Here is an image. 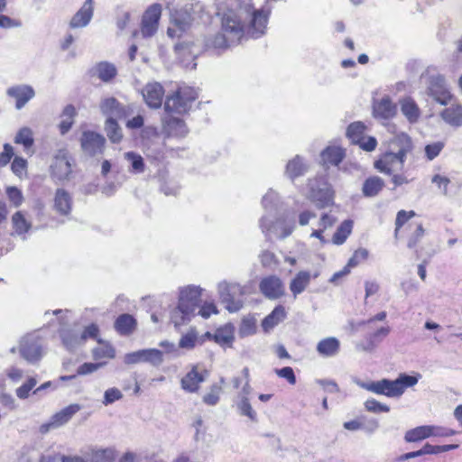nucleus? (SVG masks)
<instances>
[{
  "label": "nucleus",
  "instance_id": "nucleus-15",
  "mask_svg": "<svg viewBox=\"0 0 462 462\" xmlns=\"http://www.w3.org/2000/svg\"><path fill=\"white\" fill-rule=\"evenodd\" d=\"M35 92L31 85L17 84L6 89V96L14 102L16 109H21L34 97Z\"/></svg>",
  "mask_w": 462,
  "mask_h": 462
},
{
  "label": "nucleus",
  "instance_id": "nucleus-11",
  "mask_svg": "<svg viewBox=\"0 0 462 462\" xmlns=\"http://www.w3.org/2000/svg\"><path fill=\"white\" fill-rule=\"evenodd\" d=\"M161 14V5L153 4L148 7L142 18L141 33L143 37H152L157 32Z\"/></svg>",
  "mask_w": 462,
  "mask_h": 462
},
{
  "label": "nucleus",
  "instance_id": "nucleus-20",
  "mask_svg": "<svg viewBox=\"0 0 462 462\" xmlns=\"http://www.w3.org/2000/svg\"><path fill=\"white\" fill-rule=\"evenodd\" d=\"M208 375V371L204 370L203 373H199L197 366H193L181 379V388L188 393H196L199 388V383H203Z\"/></svg>",
  "mask_w": 462,
  "mask_h": 462
},
{
  "label": "nucleus",
  "instance_id": "nucleus-52",
  "mask_svg": "<svg viewBox=\"0 0 462 462\" xmlns=\"http://www.w3.org/2000/svg\"><path fill=\"white\" fill-rule=\"evenodd\" d=\"M279 204V196L278 194L270 189L263 198V206L266 210H276Z\"/></svg>",
  "mask_w": 462,
  "mask_h": 462
},
{
  "label": "nucleus",
  "instance_id": "nucleus-41",
  "mask_svg": "<svg viewBox=\"0 0 462 462\" xmlns=\"http://www.w3.org/2000/svg\"><path fill=\"white\" fill-rule=\"evenodd\" d=\"M383 187V180L379 177L367 179L363 185V193L366 197H374Z\"/></svg>",
  "mask_w": 462,
  "mask_h": 462
},
{
  "label": "nucleus",
  "instance_id": "nucleus-24",
  "mask_svg": "<svg viewBox=\"0 0 462 462\" xmlns=\"http://www.w3.org/2000/svg\"><path fill=\"white\" fill-rule=\"evenodd\" d=\"M207 337H213L214 341L223 346H230L235 339L234 326L226 324L217 328L214 334L208 332Z\"/></svg>",
  "mask_w": 462,
  "mask_h": 462
},
{
  "label": "nucleus",
  "instance_id": "nucleus-32",
  "mask_svg": "<svg viewBox=\"0 0 462 462\" xmlns=\"http://www.w3.org/2000/svg\"><path fill=\"white\" fill-rule=\"evenodd\" d=\"M60 335L63 346L69 351H73L84 343L80 333L74 329H61Z\"/></svg>",
  "mask_w": 462,
  "mask_h": 462
},
{
  "label": "nucleus",
  "instance_id": "nucleus-28",
  "mask_svg": "<svg viewBox=\"0 0 462 462\" xmlns=\"http://www.w3.org/2000/svg\"><path fill=\"white\" fill-rule=\"evenodd\" d=\"M72 199L70 195L63 189H58L54 198L55 209L61 215H68L71 211Z\"/></svg>",
  "mask_w": 462,
  "mask_h": 462
},
{
  "label": "nucleus",
  "instance_id": "nucleus-4",
  "mask_svg": "<svg viewBox=\"0 0 462 462\" xmlns=\"http://www.w3.org/2000/svg\"><path fill=\"white\" fill-rule=\"evenodd\" d=\"M201 10L199 3H187L181 8L176 10L171 16V26L167 34L171 38H180L188 32Z\"/></svg>",
  "mask_w": 462,
  "mask_h": 462
},
{
  "label": "nucleus",
  "instance_id": "nucleus-17",
  "mask_svg": "<svg viewBox=\"0 0 462 462\" xmlns=\"http://www.w3.org/2000/svg\"><path fill=\"white\" fill-rule=\"evenodd\" d=\"M405 159H400L395 151L390 149L378 161L374 162V167L381 172L392 174L393 171L401 170Z\"/></svg>",
  "mask_w": 462,
  "mask_h": 462
},
{
  "label": "nucleus",
  "instance_id": "nucleus-12",
  "mask_svg": "<svg viewBox=\"0 0 462 462\" xmlns=\"http://www.w3.org/2000/svg\"><path fill=\"white\" fill-rule=\"evenodd\" d=\"M390 327H380L366 334L364 340L356 344V350L358 352L374 353L382 341L389 335Z\"/></svg>",
  "mask_w": 462,
  "mask_h": 462
},
{
  "label": "nucleus",
  "instance_id": "nucleus-45",
  "mask_svg": "<svg viewBox=\"0 0 462 462\" xmlns=\"http://www.w3.org/2000/svg\"><path fill=\"white\" fill-rule=\"evenodd\" d=\"M365 125L362 122H355L349 125L346 129V136L353 143H360L363 138Z\"/></svg>",
  "mask_w": 462,
  "mask_h": 462
},
{
  "label": "nucleus",
  "instance_id": "nucleus-59",
  "mask_svg": "<svg viewBox=\"0 0 462 462\" xmlns=\"http://www.w3.org/2000/svg\"><path fill=\"white\" fill-rule=\"evenodd\" d=\"M415 216V212L413 210L405 211L400 210L397 213L396 220H395V236L397 235L399 229L412 217Z\"/></svg>",
  "mask_w": 462,
  "mask_h": 462
},
{
  "label": "nucleus",
  "instance_id": "nucleus-44",
  "mask_svg": "<svg viewBox=\"0 0 462 462\" xmlns=\"http://www.w3.org/2000/svg\"><path fill=\"white\" fill-rule=\"evenodd\" d=\"M256 330V320L252 316L243 318L238 334L241 337H248L255 333Z\"/></svg>",
  "mask_w": 462,
  "mask_h": 462
},
{
  "label": "nucleus",
  "instance_id": "nucleus-39",
  "mask_svg": "<svg viewBox=\"0 0 462 462\" xmlns=\"http://www.w3.org/2000/svg\"><path fill=\"white\" fill-rule=\"evenodd\" d=\"M306 171L307 166L299 155L289 161L286 166V174L291 180H294L295 178L303 175Z\"/></svg>",
  "mask_w": 462,
  "mask_h": 462
},
{
  "label": "nucleus",
  "instance_id": "nucleus-27",
  "mask_svg": "<svg viewBox=\"0 0 462 462\" xmlns=\"http://www.w3.org/2000/svg\"><path fill=\"white\" fill-rule=\"evenodd\" d=\"M373 110V116H394L396 113V105L392 101L389 96H384L380 100L374 101Z\"/></svg>",
  "mask_w": 462,
  "mask_h": 462
},
{
  "label": "nucleus",
  "instance_id": "nucleus-10",
  "mask_svg": "<svg viewBox=\"0 0 462 462\" xmlns=\"http://www.w3.org/2000/svg\"><path fill=\"white\" fill-rule=\"evenodd\" d=\"M163 352L156 348L141 349L128 353L124 357L126 365H134L138 363H148L152 366H160L163 363Z\"/></svg>",
  "mask_w": 462,
  "mask_h": 462
},
{
  "label": "nucleus",
  "instance_id": "nucleus-9",
  "mask_svg": "<svg viewBox=\"0 0 462 462\" xmlns=\"http://www.w3.org/2000/svg\"><path fill=\"white\" fill-rule=\"evenodd\" d=\"M106 142V138L101 134L94 131H84L80 137L81 150L87 156H98L103 154Z\"/></svg>",
  "mask_w": 462,
  "mask_h": 462
},
{
  "label": "nucleus",
  "instance_id": "nucleus-51",
  "mask_svg": "<svg viewBox=\"0 0 462 462\" xmlns=\"http://www.w3.org/2000/svg\"><path fill=\"white\" fill-rule=\"evenodd\" d=\"M239 412L243 416H247L251 420L256 421V412L253 410L247 397L244 396L237 404Z\"/></svg>",
  "mask_w": 462,
  "mask_h": 462
},
{
  "label": "nucleus",
  "instance_id": "nucleus-48",
  "mask_svg": "<svg viewBox=\"0 0 462 462\" xmlns=\"http://www.w3.org/2000/svg\"><path fill=\"white\" fill-rule=\"evenodd\" d=\"M230 292H242V287L237 283L221 282L218 283V293L221 300H227Z\"/></svg>",
  "mask_w": 462,
  "mask_h": 462
},
{
  "label": "nucleus",
  "instance_id": "nucleus-30",
  "mask_svg": "<svg viewBox=\"0 0 462 462\" xmlns=\"http://www.w3.org/2000/svg\"><path fill=\"white\" fill-rule=\"evenodd\" d=\"M136 320L130 314H122L115 321L116 330L123 336H128L134 332Z\"/></svg>",
  "mask_w": 462,
  "mask_h": 462
},
{
  "label": "nucleus",
  "instance_id": "nucleus-56",
  "mask_svg": "<svg viewBox=\"0 0 462 462\" xmlns=\"http://www.w3.org/2000/svg\"><path fill=\"white\" fill-rule=\"evenodd\" d=\"M221 386L214 384L210 388V392L204 395L203 402L208 405H216L219 401Z\"/></svg>",
  "mask_w": 462,
  "mask_h": 462
},
{
  "label": "nucleus",
  "instance_id": "nucleus-50",
  "mask_svg": "<svg viewBox=\"0 0 462 462\" xmlns=\"http://www.w3.org/2000/svg\"><path fill=\"white\" fill-rule=\"evenodd\" d=\"M41 462H87V460L79 456L55 454L53 456L42 457Z\"/></svg>",
  "mask_w": 462,
  "mask_h": 462
},
{
  "label": "nucleus",
  "instance_id": "nucleus-35",
  "mask_svg": "<svg viewBox=\"0 0 462 462\" xmlns=\"http://www.w3.org/2000/svg\"><path fill=\"white\" fill-rule=\"evenodd\" d=\"M231 46H235L231 44L228 41L226 34L221 31V32L215 33L213 35H208L205 39V47L207 49H215V50H225Z\"/></svg>",
  "mask_w": 462,
  "mask_h": 462
},
{
  "label": "nucleus",
  "instance_id": "nucleus-64",
  "mask_svg": "<svg viewBox=\"0 0 462 462\" xmlns=\"http://www.w3.org/2000/svg\"><path fill=\"white\" fill-rule=\"evenodd\" d=\"M261 263L264 267H272L278 263L275 254L270 251H263L260 254Z\"/></svg>",
  "mask_w": 462,
  "mask_h": 462
},
{
  "label": "nucleus",
  "instance_id": "nucleus-8",
  "mask_svg": "<svg viewBox=\"0 0 462 462\" xmlns=\"http://www.w3.org/2000/svg\"><path fill=\"white\" fill-rule=\"evenodd\" d=\"M270 13V9L264 7L253 11L249 23L245 26L247 37L258 39L265 34Z\"/></svg>",
  "mask_w": 462,
  "mask_h": 462
},
{
  "label": "nucleus",
  "instance_id": "nucleus-25",
  "mask_svg": "<svg viewBox=\"0 0 462 462\" xmlns=\"http://www.w3.org/2000/svg\"><path fill=\"white\" fill-rule=\"evenodd\" d=\"M164 122V129L168 135L173 137H184L188 133L185 122L180 117H167Z\"/></svg>",
  "mask_w": 462,
  "mask_h": 462
},
{
  "label": "nucleus",
  "instance_id": "nucleus-40",
  "mask_svg": "<svg viewBox=\"0 0 462 462\" xmlns=\"http://www.w3.org/2000/svg\"><path fill=\"white\" fill-rule=\"evenodd\" d=\"M116 449L113 448L92 449L90 452L91 462H115Z\"/></svg>",
  "mask_w": 462,
  "mask_h": 462
},
{
  "label": "nucleus",
  "instance_id": "nucleus-34",
  "mask_svg": "<svg viewBox=\"0 0 462 462\" xmlns=\"http://www.w3.org/2000/svg\"><path fill=\"white\" fill-rule=\"evenodd\" d=\"M310 282V273L306 271H300L292 279L290 283V290L294 297L304 291Z\"/></svg>",
  "mask_w": 462,
  "mask_h": 462
},
{
  "label": "nucleus",
  "instance_id": "nucleus-53",
  "mask_svg": "<svg viewBox=\"0 0 462 462\" xmlns=\"http://www.w3.org/2000/svg\"><path fill=\"white\" fill-rule=\"evenodd\" d=\"M125 159L131 162L132 169L136 172H143L144 170L143 159L141 155L128 152L125 154Z\"/></svg>",
  "mask_w": 462,
  "mask_h": 462
},
{
  "label": "nucleus",
  "instance_id": "nucleus-16",
  "mask_svg": "<svg viewBox=\"0 0 462 462\" xmlns=\"http://www.w3.org/2000/svg\"><path fill=\"white\" fill-rule=\"evenodd\" d=\"M262 294L269 300H277L285 293L282 280L276 275H270L262 279L259 283Z\"/></svg>",
  "mask_w": 462,
  "mask_h": 462
},
{
  "label": "nucleus",
  "instance_id": "nucleus-49",
  "mask_svg": "<svg viewBox=\"0 0 462 462\" xmlns=\"http://www.w3.org/2000/svg\"><path fill=\"white\" fill-rule=\"evenodd\" d=\"M400 105L403 116H418L419 107L411 97H406L402 98L400 101Z\"/></svg>",
  "mask_w": 462,
  "mask_h": 462
},
{
  "label": "nucleus",
  "instance_id": "nucleus-33",
  "mask_svg": "<svg viewBox=\"0 0 462 462\" xmlns=\"http://www.w3.org/2000/svg\"><path fill=\"white\" fill-rule=\"evenodd\" d=\"M175 51L182 65L190 69H195L197 63L195 62L196 56L189 51V46L186 43H177L175 45Z\"/></svg>",
  "mask_w": 462,
  "mask_h": 462
},
{
  "label": "nucleus",
  "instance_id": "nucleus-58",
  "mask_svg": "<svg viewBox=\"0 0 462 462\" xmlns=\"http://www.w3.org/2000/svg\"><path fill=\"white\" fill-rule=\"evenodd\" d=\"M123 398V393L117 388H109L104 393L103 404L108 405Z\"/></svg>",
  "mask_w": 462,
  "mask_h": 462
},
{
  "label": "nucleus",
  "instance_id": "nucleus-54",
  "mask_svg": "<svg viewBox=\"0 0 462 462\" xmlns=\"http://www.w3.org/2000/svg\"><path fill=\"white\" fill-rule=\"evenodd\" d=\"M365 408L366 411L374 413L388 412L390 411V407L388 405L381 403L373 398L368 399L365 402Z\"/></svg>",
  "mask_w": 462,
  "mask_h": 462
},
{
  "label": "nucleus",
  "instance_id": "nucleus-46",
  "mask_svg": "<svg viewBox=\"0 0 462 462\" xmlns=\"http://www.w3.org/2000/svg\"><path fill=\"white\" fill-rule=\"evenodd\" d=\"M243 293V291L242 292H230L226 297L227 300H221L229 312H236L243 307V301L239 298Z\"/></svg>",
  "mask_w": 462,
  "mask_h": 462
},
{
  "label": "nucleus",
  "instance_id": "nucleus-60",
  "mask_svg": "<svg viewBox=\"0 0 462 462\" xmlns=\"http://www.w3.org/2000/svg\"><path fill=\"white\" fill-rule=\"evenodd\" d=\"M368 257V251L365 248H359L356 250L352 257L348 260L347 265L353 268L358 265L361 262L365 261Z\"/></svg>",
  "mask_w": 462,
  "mask_h": 462
},
{
  "label": "nucleus",
  "instance_id": "nucleus-22",
  "mask_svg": "<svg viewBox=\"0 0 462 462\" xmlns=\"http://www.w3.org/2000/svg\"><path fill=\"white\" fill-rule=\"evenodd\" d=\"M413 148L411 137L404 134H396L390 141V149L399 154V158L405 159L408 152Z\"/></svg>",
  "mask_w": 462,
  "mask_h": 462
},
{
  "label": "nucleus",
  "instance_id": "nucleus-43",
  "mask_svg": "<svg viewBox=\"0 0 462 462\" xmlns=\"http://www.w3.org/2000/svg\"><path fill=\"white\" fill-rule=\"evenodd\" d=\"M13 227L16 234L23 235L31 228V223H29L21 211H17L12 217Z\"/></svg>",
  "mask_w": 462,
  "mask_h": 462
},
{
  "label": "nucleus",
  "instance_id": "nucleus-18",
  "mask_svg": "<svg viewBox=\"0 0 462 462\" xmlns=\"http://www.w3.org/2000/svg\"><path fill=\"white\" fill-rule=\"evenodd\" d=\"M142 95L150 107L158 108L162 104L164 89L160 83L150 82L142 90Z\"/></svg>",
  "mask_w": 462,
  "mask_h": 462
},
{
  "label": "nucleus",
  "instance_id": "nucleus-31",
  "mask_svg": "<svg viewBox=\"0 0 462 462\" xmlns=\"http://www.w3.org/2000/svg\"><path fill=\"white\" fill-rule=\"evenodd\" d=\"M80 410V405L70 404L59 412L55 413L51 419L54 427L60 428L66 424Z\"/></svg>",
  "mask_w": 462,
  "mask_h": 462
},
{
  "label": "nucleus",
  "instance_id": "nucleus-5",
  "mask_svg": "<svg viewBox=\"0 0 462 462\" xmlns=\"http://www.w3.org/2000/svg\"><path fill=\"white\" fill-rule=\"evenodd\" d=\"M197 97L198 93L194 88L180 84L172 95L166 97L164 108L167 112L185 114Z\"/></svg>",
  "mask_w": 462,
  "mask_h": 462
},
{
  "label": "nucleus",
  "instance_id": "nucleus-19",
  "mask_svg": "<svg viewBox=\"0 0 462 462\" xmlns=\"http://www.w3.org/2000/svg\"><path fill=\"white\" fill-rule=\"evenodd\" d=\"M94 14V0H85L79 10L72 16L69 27L83 28L88 25Z\"/></svg>",
  "mask_w": 462,
  "mask_h": 462
},
{
  "label": "nucleus",
  "instance_id": "nucleus-13",
  "mask_svg": "<svg viewBox=\"0 0 462 462\" xmlns=\"http://www.w3.org/2000/svg\"><path fill=\"white\" fill-rule=\"evenodd\" d=\"M20 354L30 363L39 361L42 356V348L39 337L34 334H30L23 337L20 343Z\"/></svg>",
  "mask_w": 462,
  "mask_h": 462
},
{
  "label": "nucleus",
  "instance_id": "nucleus-21",
  "mask_svg": "<svg viewBox=\"0 0 462 462\" xmlns=\"http://www.w3.org/2000/svg\"><path fill=\"white\" fill-rule=\"evenodd\" d=\"M91 77H97L101 81L107 83L116 78L117 69L113 63L108 61H100L96 63L90 69Z\"/></svg>",
  "mask_w": 462,
  "mask_h": 462
},
{
  "label": "nucleus",
  "instance_id": "nucleus-63",
  "mask_svg": "<svg viewBox=\"0 0 462 462\" xmlns=\"http://www.w3.org/2000/svg\"><path fill=\"white\" fill-rule=\"evenodd\" d=\"M275 374L279 377L286 379L290 384L293 385L296 383V377L293 369L290 366H286L281 369H275Z\"/></svg>",
  "mask_w": 462,
  "mask_h": 462
},
{
  "label": "nucleus",
  "instance_id": "nucleus-37",
  "mask_svg": "<svg viewBox=\"0 0 462 462\" xmlns=\"http://www.w3.org/2000/svg\"><path fill=\"white\" fill-rule=\"evenodd\" d=\"M432 434V426H419L408 430L405 433L404 439L406 442H418L429 437H431Z\"/></svg>",
  "mask_w": 462,
  "mask_h": 462
},
{
  "label": "nucleus",
  "instance_id": "nucleus-14",
  "mask_svg": "<svg viewBox=\"0 0 462 462\" xmlns=\"http://www.w3.org/2000/svg\"><path fill=\"white\" fill-rule=\"evenodd\" d=\"M71 158L66 150H60L51 165V175L58 180H68L72 172Z\"/></svg>",
  "mask_w": 462,
  "mask_h": 462
},
{
  "label": "nucleus",
  "instance_id": "nucleus-2",
  "mask_svg": "<svg viewBox=\"0 0 462 462\" xmlns=\"http://www.w3.org/2000/svg\"><path fill=\"white\" fill-rule=\"evenodd\" d=\"M421 79L427 84L428 93L438 103L443 106H449L440 116H462V106L456 103L453 96L446 84L445 78L437 73L430 71V69L422 74Z\"/></svg>",
  "mask_w": 462,
  "mask_h": 462
},
{
  "label": "nucleus",
  "instance_id": "nucleus-6",
  "mask_svg": "<svg viewBox=\"0 0 462 462\" xmlns=\"http://www.w3.org/2000/svg\"><path fill=\"white\" fill-rule=\"evenodd\" d=\"M309 192L307 198L321 209L333 205L334 190L326 178L319 177L309 180Z\"/></svg>",
  "mask_w": 462,
  "mask_h": 462
},
{
  "label": "nucleus",
  "instance_id": "nucleus-47",
  "mask_svg": "<svg viewBox=\"0 0 462 462\" xmlns=\"http://www.w3.org/2000/svg\"><path fill=\"white\" fill-rule=\"evenodd\" d=\"M14 143L23 144L25 150L31 148L33 143L31 129L28 127L21 128L14 137Z\"/></svg>",
  "mask_w": 462,
  "mask_h": 462
},
{
  "label": "nucleus",
  "instance_id": "nucleus-7",
  "mask_svg": "<svg viewBox=\"0 0 462 462\" xmlns=\"http://www.w3.org/2000/svg\"><path fill=\"white\" fill-rule=\"evenodd\" d=\"M221 31L226 34L231 44L237 45L246 36L245 25L241 23L238 16L229 12L222 18Z\"/></svg>",
  "mask_w": 462,
  "mask_h": 462
},
{
  "label": "nucleus",
  "instance_id": "nucleus-36",
  "mask_svg": "<svg viewBox=\"0 0 462 462\" xmlns=\"http://www.w3.org/2000/svg\"><path fill=\"white\" fill-rule=\"evenodd\" d=\"M286 316L285 310L282 306L279 305L273 309V310L266 316L263 322L262 327L265 331H268L278 325L284 319Z\"/></svg>",
  "mask_w": 462,
  "mask_h": 462
},
{
  "label": "nucleus",
  "instance_id": "nucleus-3",
  "mask_svg": "<svg viewBox=\"0 0 462 462\" xmlns=\"http://www.w3.org/2000/svg\"><path fill=\"white\" fill-rule=\"evenodd\" d=\"M201 289L189 285L180 290L178 306L171 314V320L175 328L189 322L196 315L199 305Z\"/></svg>",
  "mask_w": 462,
  "mask_h": 462
},
{
  "label": "nucleus",
  "instance_id": "nucleus-55",
  "mask_svg": "<svg viewBox=\"0 0 462 462\" xmlns=\"http://www.w3.org/2000/svg\"><path fill=\"white\" fill-rule=\"evenodd\" d=\"M6 195L15 208H18L22 205L23 201V196L22 191L16 187H8L6 189Z\"/></svg>",
  "mask_w": 462,
  "mask_h": 462
},
{
  "label": "nucleus",
  "instance_id": "nucleus-26",
  "mask_svg": "<svg viewBox=\"0 0 462 462\" xmlns=\"http://www.w3.org/2000/svg\"><path fill=\"white\" fill-rule=\"evenodd\" d=\"M346 153L339 146H328L322 151L320 157L323 164L338 165L344 159Z\"/></svg>",
  "mask_w": 462,
  "mask_h": 462
},
{
  "label": "nucleus",
  "instance_id": "nucleus-61",
  "mask_svg": "<svg viewBox=\"0 0 462 462\" xmlns=\"http://www.w3.org/2000/svg\"><path fill=\"white\" fill-rule=\"evenodd\" d=\"M27 162L22 157L16 156L11 165L12 171L18 177H22L25 172Z\"/></svg>",
  "mask_w": 462,
  "mask_h": 462
},
{
  "label": "nucleus",
  "instance_id": "nucleus-57",
  "mask_svg": "<svg viewBox=\"0 0 462 462\" xmlns=\"http://www.w3.org/2000/svg\"><path fill=\"white\" fill-rule=\"evenodd\" d=\"M37 380L33 377L28 379L22 386L16 389V395L19 399H26L31 390L36 385Z\"/></svg>",
  "mask_w": 462,
  "mask_h": 462
},
{
  "label": "nucleus",
  "instance_id": "nucleus-42",
  "mask_svg": "<svg viewBox=\"0 0 462 462\" xmlns=\"http://www.w3.org/2000/svg\"><path fill=\"white\" fill-rule=\"evenodd\" d=\"M353 222L351 220H345L337 229L332 237V242L335 245H342L350 235L352 230Z\"/></svg>",
  "mask_w": 462,
  "mask_h": 462
},
{
  "label": "nucleus",
  "instance_id": "nucleus-1",
  "mask_svg": "<svg viewBox=\"0 0 462 462\" xmlns=\"http://www.w3.org/2000/svg\"><path fill=\"white\" fill-rule=\"evenodd\" d=\"M421 375L420 374L411 375L401 373L395 380L384 378L368 383L356 381V384L375 394L385 395L389 398H399L404 393L407 388L416 385Z\"/></svg>",
  "mask_w": 462,
  "mask_h": 462
},
{
  "label": "nucleus",
  "instance_id": "nucleus-23",
  "mask_svg": "<svg viewBox=\"0 0 462 462\" xmlns=\"http://www.w3.org/2000/svg\"><path fill=\"white\" fill-rule=\"evenodd\" d=\"M99 108L104 116H125L126 114L125 106L113 97H104L100 101Z\"/></svg>",
  "mask_w": 462,
  "mask_h": 462
},
{
  "label": "nucleus",
  "instance_id": "nucleus-29",
  "mask_svg": "<svg viewBox=\"0 0 462 462\" xmlns=\"http://www.w3.org/2000/svg\"><path fill=\"white\" fill-rule=\"evenodd\" d=\"M340 343L336 337H327L317 345V351L322 356H334L339 352Z\"/></svg>",
  "mask_w": 462,
  "mask_h": 462
},
{
  "label": "nucleus",
  "instance_id": "nucleus-62",
  "mask_svg": "<svg viewBox=\"0 0 462 462\" xmlns=\"http://www.w3.org/2000/svg\"><path fill=\"white\" fill-rule=\"evenodd\" d=\"M197 341V335L194 331H190L182 336L180 340L179 346L181 348L191 349L195 346Z\"/></svg>",
  "mask_w": 462,
  "mask_h": 462
},
{
  "label": "nucleus",
  "instance_id": "nucleus-38",
  "mask_svg": "<svg viewBox=\"0 0 462 462\" xmlns=\"http://www.w3.org/2000/svg\"><path fill=\"white\" fill-rule=\"evenodd\" d=\"M105 131L113 143H119L123 139V130L114 117H107Z\"/></svg>",
  "mask_w": 462,
  "mask_h": 462
}]
</instances>
